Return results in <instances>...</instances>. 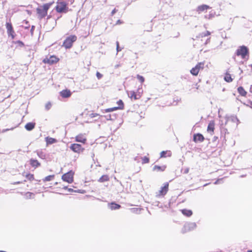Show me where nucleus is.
Instances as JSON below:
<instances>
[{
  "instance_id": "f257e3e1",
  "label": "nucleus",
  "mask_w": 252,
  "mask_h": 252,
  "mask_svg": "<svg viewBox=\"0 0 252 252\" xmlns=\"http://www.w3.org/2000/svg\"><path fill=\"white\" fill-rule=\"evenodd\" d=\"M53 4L52 2L47 3L39 6L36 9L38 17L40 19L44 18L47 14V11Z\"/></svg>"
},
{
  "instance_id": "f03ea898",
  "label": "nucleus",
  "mask_w": 252,
  "mask_h": 252,
  "mask_svg": "<svg viewBox=\"0 0 252 252\" xmlns=\"http://www.w3.org/2000/svg\"><path fill=\"white\" fill-rule=\"evenodd\" d=\"M249 54V49L245 46H240L236 52V55L237 56H240L243 59H248Z\"/></svg>"
},
{
  "instance_id": "7ed1b4c3",
  "label": "nucleus",
  "mask_w": 252,
  "mask_h": 252,
  "mask_svg": "<svg viewBox=\"0 0 252 252\" xmlns=\"http://www.w3.org/2000/svg\"><path fill=\"white\" fill-rule=\"evenodd\" d=\"M143 93V90L142 88H139L137 89L136 91H130L128 93V95L129 97L132 100H136L137 99H139Z\"/></svg>"
},
{
  "instance_id": "20e7f679",
  "label": "nucleus",
  "mask_w": 252,
  "mask_h": 252,
  "mask_svg": "<svg viewBox=\"0 0 252 252\" xmlns=\"http://www.w3.org/2000/svg\"><path fill=\"white\" fill-rule=\"evenodd\" d=\"M76 40L77 36L76 35H71L67 37L64 40L63 46L65 49H70L72 47L73 43L75 42Z\"/></svg>"
},
{
  "instance_id": "39448f33",
  "label": "nucleus",
  "mask_w": 252,
  "mask_h": 252,
  "mask_svg": "<svg viewBox=\"0 0 252 252\" xmlns=\"http://www.w3.org/2000/svg\"><path fill=\"white\" fill-rule=\"evenodd\" d=\"M74 172L70 170L68 172L63 175L62 179L69 184H71L74 181Z\"/></svg>"
},
{
  "instance_id": "423d86ee",
  "label": "nucleus",
  "mask_w": 252,
  "mask_h": 252,
  "mask_svg": "<svg viewBox=\"0 0 252 252\" xmlns=\"http://www.w3.org/2000/svg\"><path fill=\"white\" fill-rule=\"evenodd\" d=\"M205 62H199L193 68H191L190 72L193 76H197L199 71L203 70L204 68Z\"/></svg>"
},
{
  "instance_id": "0eeeda50",
  "label": "nucleus",
  "mask_w": 252,
  "mask_h": 252,
  "mask_svg": "<svg viewBox=\"0 0 252 252\" xmlns=\"http://www.w3.org/2000/svg\"><path fill=\"white\" fill-rule=\"evenodd\" d=\"M69 148L72 151L78 154L83 153L85 151V148L81 144L77 143L71 144Z\"/></svg>"
},
{
  "instance_id": "6e6552de",
  "label": "nucleus",
  "mask_w": 252,
  "mask_h": 252,
  "mask_svg": "<svg viewBox=\"0 0 252 252\" xmlns=\"http://www.w3.org/2000/svg\"><path fill=\"white\" fill-rule=\"evenodd\" d=\"M67 7L66 3L61 0H59L57 2V5L56 6V10L59 13L66 12Z\"/></svg>"
},
{
  "instance_id": "1a4fd4ad",
  "label": "nucleus",
  "mask_w": 252,
  "mask_h": 252,
  "mask_svg": "<svg viewBox=\"0 0 252 252\" xmlns=\"http://www.w3.org/2000/svg\"><path fill=\"white\" fill-rule=\"evenodd\" d=\"M59 58L57 57L56 56L52 55L50 56V57L49 58L46 57L45 58H44L42 62L45 64L52 65L57 63L58 62H59Z\"/></svg>"
},
{
  "instance_id": "9d476101",
  "label": "nucleus",
  "mask_w": 252,
  "mask_h": 252,
  "mask_svg": "<svg viewBox=\"0 0 252 252\" xmlns=\"http://www.w3.org/2000/svg\"><path fill=\"white\" fill-rule=\"evenodd\" d=\"M196 227L195 222H189L184 225L183 229V233H187L194 230Z\"/></svg>"
},
{
  "instance_id": "9b49d317",
  "label": "nucleus",
  "mask_w": 252,
  "mask_h": 252,
  "mask_svg": "<svg viewBox=\"0 0 252 252\" xmlns=\"http://www.w3.org/2000/svg\"><path fill=\"white\" fill-rule=\"evenodd\" d=\"M5 26L8 35L13 39L15 37V33L11 23L7 22L6 23Z\"/></svg>"
},
{
  "instance_id": "f8f14e48",
  "label": "nucleus",
  "mask_w": 252,
  "mask_h": 252,
  "mask_svg": "<svg viewBox=\"0 0 252 252\" xmlns=\"http://www.w3.org/2000/svg\"><path fill=\"white\" fill-rule=\"evenodd\" d=\"M168 189H169V183L168 182L164 183L163 184V186L160 188V189L159 190V191L157 193V196H164L168 192Z\"/></svg>"
},
{
  "instance_id": "ddd939ff",
  "label": "nucleus",
  "mask_w": 252,
  "mask_h": 252,
  "mask_svg": "<svg viewBox=\"0 0 252 252\" xmlns=\"http://www.w3.org/2000/svg\"><path fill=\"white\" fill-rule=\"evenodd\" d=\"M75 140L76 142L85 144L87 142V139L85 133H80L75 137Z\"/></svg>"
},
{
  "instance_id": "4468645a",
  "label": "nucleus",
  "mask_w": 252,
  "mask_h": 252,
  "mask_svg": "<svg viewBox=\"0 0 252 252\" xmlns=\"http://www.w3.org/2000/svg\"><path fill=\"white\" fill-rule=\"evenodd\" d=\"M205 140L203 135L201 133H196L193 136V141L195 143L202 142Z\"/></svg>"
},
{
  "instance_id": "2eb2a0df",
  "label": "nucleus",
  "mask_w": 252,
  "mask_h": 252,
  "mask_svg": "<svg viewBox=\"0 0 252 252\" xmlns=\"http://www.w3.org/2000/svg\"><path fill=\"white\" fill-rule=\"evenodd\" d=\"M215 126V122L214 120L210 121L208 126H207V132L210 133L211 135H213L214 133Z\"/></svg>"
},
{
  "instance_id": "dca6fc26",
  "label": "nucleus",
  "mask_w": 252,
  "mask_h": 252,
  "mask_svg": "<svg viewBox=\"0 0 252 252\" xmlns=\"http://www.w3.org/2000/svg\"><path fill=\"white\" fill-rule=\"evenodd\" d=\"M210 8L211 7L209 5H207L206 4H202L198 6L196 8V10L198 13L200 14L202 13L203 12L207 11L208 9Z\"/></svg>"
},
{
  "instance_id": "f3484780",
  "label": "nucleus",
  "mask_w": 252,
  "mask_h": 252,
  "mask_svg": "<svg viewBox=\"0 0 252 252\" xmlns=\"http://www.w3.org/2000/svg\"><path fill=\"white\" fill-rule=\"evenodd\" d=\"M61 96L63 98H68L71 95V92L69 90H63L60 93Z\"/></svg>"
},
{
  "instance_id": "a211bd4d",
  "label": "nucleus",
  "mask_w": 252,
  "mask_h": 252,
  "mask_svg": "<svg viewBox=\"0 0 252 252\" xmlns=\"http://www.w3.org/2000/svg\"><path fill=\"white\" fill-rule=\"evenodd\" d=\"M166 168V165L159 166V165H155L153 167V170L157 172H163L165 170Z\"/></svg>"
},
{
  "instance_id": "6ab92c4d",
  "label": "nucleus",
  "mask_w": 252,
  "mask_h": 252,
  "mask_svg": "<svg viewBox=\"0 0 252 252\" xmlns=\"http://www.w3.org/2000/svg\"><path fill=\"white\" fill-rule=\"evenodd\" d=\"M30 163L31 165L34 168L40 166V163L36 159L32 158L30 160Z\"/></svg>"
},
{
  "instance_id": "aec40b11",
  "label": "nucleus",
  "mask_w": 252,
  "mask_h": 252,
  "mask_svg": "<svg viewBox=\"0 0 252 252\" xmlns=\"http://www.w3.org/2000/svg\"><path fill=\"white\" fill-rule=\"evenodd\" d=\"M108 207L111 210H118L121 208V205L115 202L108 204Z\"/></svg>"
},
{
  "instance_id": "412c9836",
  "label": "nucleus",
  "mask_w": 252,
  "mask_h": 252,
  "mask_svg": "<svg viewBox=\"0 0 252 252\" xmlns=\"http://www.w3.org/2000/svg\"><path fill=\"white\" fill-rule=\"evenodd\" d=\"M172 155V153L170 151H162L160 154V158H166V157H170Z\"/></svg>"
},
{
  "instance_id": "4be33fe9",
  "label": "nucleus",
  "mask_w": 252,
  "mask_h": 252,
  "mask_svg": "<svg viewBox=\"0 0 252 252\" xmlns=\"http://www.w3.org/2000/svg\"><path fill=\"white\" fill-rule=\"evenodd\" d=\"M45 141L47 145H50L56 143L57 140L55 138L50 137H47L45 138Z\"/></svg>"
},
{
  "instance_id": "5701e85b",
  "label": "nucleus",
  "mask_w": 252,
  "mask_h": 252,
  "mask_svg": "<svg viewBox=\"0 0 252 252\" xmlns=\"http://www.w3.org/2000/svg\"><path fill=\"white\" fill-rule=\"evenodd\" d=\"M35 123H28L25 125V127L27 130L31 131L35 127Z\"/></svg>"
},
{
  "instance_id": "b1692460",
  "label": "nucleus",
  "mask_w": 252,
  "mask_h": 252,
  "mask_svg": "<svg viewBox=\"0 0 252 252\" xmlns=\"http://www.w3.org/2000/svg\"><path fill=\"white\" fill-rule=\"evenodd\" d=\"M237 91L240 95H241L242 96H246L247 94V92L242 86L239 87L237 89Z\"/></svg>"
},
{
  "instance_id": "393cba45",
  "label": "nucleus",
  "mask_w": 252,
  "mask_h": 252,
  "mask_svg": "<svg viewBox=\"0 0 252 252\" xmlns=\"http://www.w3.org/2000/svg\"><path fill=\"white\" fill-rule=\"evenodd\" d=\"M182 213L186 217H189L192 215V212L190 210L182 209L181 210Z\"/></svg>"
},
{
  "instance_id": "a878e982",
  "label": "nucleus",
  "mask_w": 252,
  "mask_h": 252,
  "mask_svg": "<svg viewBox=\"0 0 252 252\" xmlns=\"http://www.w3.org/2000/svg\"><path fill=\"white\" fill-rule=\"evenodd\" d=\"M224 80L230 83L233 81V78L231 77V74L228 72H226L224 77Z\"/></svg>"
},
{
  "instance_id": "bb28decb",
  "label": "nucleus",
  "mask_w": 252,
  "mask_h": 252,
  "mask_svg": "<svg viewBox=\"0 0 252 252\" xmlns=\"http://www.w3.org/2000/svg\"><path fill=\"white\" fill-rule=\"evenodd\" d=\"M117 103L118 104V106L116 107L117 108V110H123L124 108V104L123 101L120 99L117 102Z\"/></svg>"
},
{
  "instance_id": "cd10ccee",
  "label": "nucleus",
  "mask_w": 252,
  "mask_h": 252,
  "mask_svg": "<svg viewBox=\"0 0 252 252\" xmlns=\"http://www.w3.org/2000/svg\"><path fill=\"white\" fill-rule=\"evenodd\" d=\"M25 177L30 181H33L34 180V175L30 173H27L25 175Z\"/></svg>"
},
{
  "instance_id": "c85d7f7f",
  "label": "nucleus",
  "mask_w": 252,
  "mask_h": 252,
  "mask_svg": "<svg viewBox=\"0 0 252 252\" xmlns=\"http://www.w3.org/2000/svg\"><path fill=\"white\" fill-rule=\"evenodd\" d=\"M109 180V176L107 175H102L98 180V182H104L106 181H108Z\"/></svg>"
},
{
  "instance_id": "c756f323",
  "label": "nucleus",
  "mask_w": 252,
  "mask_h": 252,
  "mask_svg": "<svg viewBox=\"0 0 252 252\" xmlns=\"http://www.w3.org/2000/svg\"><path fill=\"white\" fill-rule=\"evenodd\" d=\"M141 160H142V164L148 163L150 161L149 158L148 157H146V156L141 158Z\"/></svg>"
},
{
  "instance_id": "7c9ffc66",
  "label": "nucleus",
  "mask_w": 252,
  "mask_h": 252,
  "mask_svg": "<svg viewBox=\"0 0 252 252\" xmlns=\"http://www.w3.org/2000/svg\"><path fill=\"white\" fill-rule=\"evenodd\" d=\"M54 178V175H49L46 176L44 179L43 181L46 182V181H50L52 180Z\"/></svg>"
},
{
  "instance_id": "2f4dec72",
  "label": "nucleus",
  "mask_w": 252,
  "mask_h": 252,
  "mask_svg": "<svg viewBox=\"0 0 252 252\" xmlns=\"http://www.w3.org/2000/svg\"><path fill=\"white\" fill-rule=\"evenodd\" d=\"M137 78L142 83H143L144 82V81H145L144 78L143 76H140L139 75H137Z\"/></svg>"
},
{
  "instance_id": "473e14b6",
  "label": "nucleus",
  "mask_w": 252,
  "mask_h": 252,
  "mask_svg": "<svg viewBox=\"0 0 252 252\" xmlns=\"http://www.w3.org/2000/svg\"><path fill=\"white\" fill-rule=\"evenodd\" d=\"M115 110H117V108H116V107H112V108H109L106 109L105 110V112H112V111H115Z\"/></svg>"
},
{
  "instance_id": "72a5a7b5",
  "label": "nucleus",
  "mask_w": 252,
  "mask_h": 252,
  "mask_svg": "<svg viewBox=\"0 0 252 252\" xmlns=\"http://www.w3.org/2000/svg\"><path fill=\"white\" fill-rule=\"evenodd\" d=\"M51 106H52L51 103L50 102H48L45 105V108L46 110H48L51 108Z\"/></svg>"
},
{
  "instance_id": "f704fd0d",
  "label": "nucleus",
  "mask_w": 252,
  "mask_h": 252,
  "mask_svg": "<svg viewBox=\"0 0 252 252\" xmlns=\"http://www.w3.org/2000/svg\"><path fill=\"white\" fill-rule=\"evenodd\" d=\"M26 195L27 197H33L34 196V194L33 193H32V192H28L26 193Z\"/></svg>"
},
{
  "instance_id": "c9c22d12",
  "label": "nucleus",
  "mask_w": 252,
  "mask_h": 252,
  "mask_svg": "<svg viewBox=\"0 0 252 252\" xmlns=\"http://www.w3.org/2000/svg\"><path fill=\"white\" fill-rule=\"evenodd\" d=\"M96 75L97 78L98 79H101L102 77V75L101 73H100L99 72H96Z\"/></svg>"
},
{
  "instance_id": "e433bc0d",
  "label": "nucleus",
  "mask_w": 252,
  "mask_h": 252,
  "mask_svg": "<svg viewBox=\"0 0 252 252\" xmlns=\"http://www.w3.org/2000/svg\"><path fill=\"white\" fill-rule=\"evenodd\" d=\"M248 103L249 104H246V105L252 108V101H251V100L248 101Z\"/></svg>"
},
{
  "instance_id": "4c0bfd02",
  "label": "nucleus",
  "mask_w": 252,
  "mask_h": 252,
  "mask_svg": "<svg viewBox=\"0 0 252 252\" xmlns=\"http://www.w3.org/2000/svg\"><path fill=\"white\" fill-rule=\"evenodd\" d=\"M117 52L120 51L121 50L119 49V43L118 42H117Z\"/></svg>"
},
{
  "instance_id": "58836bf2",
  "label": "nucleus",
  "mask_w": 252,
  "mask_h": 252,
  "mask_svg": "<svg viewBox=\"0 0 252 252\" xmlns=\"http://www.w3.org/2000/svg\"><path fill=\"white\" fill-rule=\"evenodd\" d=\"M210 34V32L209 31H207L204 34V36H208Z\"/></svg>"
},
{
  "instance_id": "ea45409f",
  "label": "nucleus",
  "mask_w": 252,
  "mask_h": 252,
  "mask_svg": "<svg viewBox=\"0 0 252 252\" xmlns=\"http://www.w3.org/2000/svg\"><path fill=\"white\" fill-rule=\"evenodd\" d=\"M98 115L97 113H92L91 114V117H94L97 116Z\"/></svg>"
},
{
  "instance_id": "a19ab883",
  "label": "nucleus",
  "mask_w": 252,
  "mask_h": 252,
  "mask_svg": "<svg viewBox=\"0 0 252 252\" xmlns=\"http://www.w3.org/2000/svg\"><path fill=\"white\" fill-rule=\"evenodd\" d=\"M122 23H123V22L121 21L120 20H118L116 22V24H121Z\"/></svg>"
},
{
  "instance_id": "79ce46f5",
  "label": "nucleus",
  "mask_w": 252,
  "mask_h": 252,
  "mask_svg": "<svg viewBox=\"0 0 252 252\" xmlns=\"http://www.w3.org/2000/svg\"><path fill=\"white\" fill-rule=\"evenodd\" d=\"M116 12V9H114V10H112V12H111V14L112 15H113L115 13V12Z\"/></svg>"
},
{
  "instance_id": "37998d69",
  "label": "nucleus",
  "mask_w": 252,
  "mask_h": 252,
  "mask_svg": "<svg viewBox=\"0 0 252 252\" xmlns=\"http://www.w3.org/2000/svg\"><path fill=\"white\" fill-rule=\"evenodd\" d=\"M250 93H252V85H251V86H250Z\"/></svg>"
},
{
  "instance_id": "c03bdc74",
  "label": "nucleus",
  "mask_w": 252,
  "mask_h": 252,
  "mask_svg": "<svg viewBox=\"0 0 252 252\" xmlns=\"http://www.w3.org/2000/svg\"><path fill=\"white\" fill-rule=\"evenodd\" d=\"M20 183H21V182H14L13 184L16 185V184H20Z\"/></svg>"
},
{
  "instance_id": "a18cd8bd",
  "label": "nucleus",
  "mask_w": 252,
  "mask_h": 252,
  "mask_svg": "<svg viewBox=\"0 0 252 252\" xmlns=\"http://www.w3.org/2000/svg\"><path fill=\"white\" fill-rule=\"evenodd\" d=\"M68 190H69V191H73V189H68Z\"/></svg>"
},
{
  "instance_id": "49530a36",
  "label": "nucleus",
  "mask_w": 252,
  "mask_h": 252,
  "mask_svg": "<svg viewBox=\"0 0 252 252\" xmlns=\"http://www.w3.org/2000/svg\"><path fill=\"white\" fill-rule=\"evenodd\" d=\"M247 252H252V250H248Z\"/></svg>"
},
{
  "instance_id": "de8ad7c7",
  "label": "nucleus",
  "mask_w": 252,
  "mask_h": 252,
  "mask_svg": "<svg viewBox=\"0 0 252 252\" xmlns=\"http://www.w3.org/2000/svg\"><path fill=\"white\" fill-rule=\"evenodd\" d=\"M33 28H34V26H32V28L31 31H33Z\"/></svg>"
},
{
  "instance_id": "09e8293b",
  "label": "nucleus",
  "mask_w": 252,
  "mask_h": 252,
  "mask_svg": "<svg viewBox=\"0 0 252 252\" xmlns=\"http://www.w3.org/2000/svg\"><path fill=\"white\" fill-rule=\"evenodd\" d=\"M250 66L252 68V64H251Z\"/></svg>"
},
{
  "instance_id": "8fccbe9b",
  "label": "nucleus",
  "mask_w": 252,
  "mask_h": 252,
  "mask_svg": "<svg viewBox=\"0 0 252 252\" xmlns=\"http://www.w3.org/2000/svg\"><path fill=\"white\" fill-rule=\"evenodd\" d=\"M19 43H22L21 41H19Z\"/></svg>"
}]
</instances>
